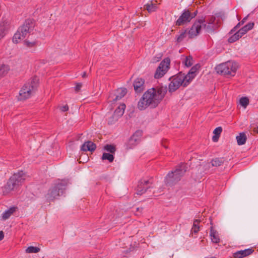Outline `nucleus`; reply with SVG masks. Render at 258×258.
I'll use <instances>...</instances> for the list:
<instances>
[{"label":"nucleus","instance_id":"nucleus-1","mask_svg":"<svg viewBox=\"0 0 258 258\" xmlns=\"http://www.w3.org/2000/svg\"><path fill=\"white\" fill-rule=\"evenodd\" d=\"M161 101L157 97L156 89L152 88L146 91L138 102V108L140 110L145 109L147 107H156Z\"/></svg>","mask_w":258,"mask_h":258},{"label":"nucleus","instance_id":"nucleus-2","mask_svg":"<svg viewBox=\"0 0 258 258\" xmlns=\"http://www.w3.org/2000/svg\"><path fill=\"white\" fill-rule=\"evenodd\" d=\"M187 169L186 164L178 165L174 170L169 172L165 177L164 182L166 185L172 186L180 180Z\"/></svg>","mask_w":258,"mask_h":258},{"label":"nucleus","instance_id":"nucleus-3","mask_svg":"<svg viewBox=\"0 0 258 258\" xmlns=\"http://www.w3.org/2000/svg\"><path fill=\"white\" fill-rule=\"evenodd\" d=\"M25 174L23 171L14 173L10 177L6 184L2 187L4 195H6L11 191L17 189L25 180Z\"/></svg>","mask_w":258,"mask_h":258},{"label":"nucleus","instance_id":"nucleus-4","mask_svg":"<svg viewBox=\"0 0 258 258\" xmlns=\"http://www.w3.org/2000/svg\"><path fill=\"white\" fill-rule=\"evenodd\" d=\"M205 21V18L202 17L195 22L188 32V34L190 38L196 37L200 34L202 26L206 31L209 33L214 32L217 29V26L216 24L209 23H208V24H204Z\"/></svg>","mask_w":258,"mask_h":258},{"label":"nucleus","instance_id":"nucleus-5","mask_svg":"<svg viewBox=\"0 0 258 258\" xmlns=\"http://www.w3.org/2000/svg\"><path fill=\"white\" fill-rule=\"evenodd\" d=\"M67 186V182L65 180H61L54 183L45 195L46 199L48 202L53 201L57 199L58 197L62 196Z\"/></svg>","mask_w":258,"mask_h":258},{"label":"nucleus","instance_id":"nucleus-6","mask_svg":"<svg viewBox=\"0 0 258 258\" xmlns=\"http://www.w3.org/2000/svg\"><path fill=\"white\" fill-rule=\"evenodd\" d=\"M34 23L31 19L25 21L22 26L19 28L17 32L14 34L13 41L18 43L20 40L24 39L27 34L31 33L34 28Z\"/></svg>","mask_w":258,"mask_h":258},{"label":"nucleus","instance_id":"nucleus-7","mask_svg":"<svg viewBox=\"0 0 258 258\" xmlns=\"http://www.w3.org/2000/svg\"><path fill=\"white\" fill-rule=\"evenodd\" d=\"M169 80L171 82L168 86V90L171 93L177 90L180 86L186 87L190 83L185 76V74L182 72L170 77Z\"/></svg>","mask_w":258,"mask_h":258},{"label":"nucleus","instance_id":"nucleus-8","mask_svg":"<svg viewBox=\"0 0 258 258\" xmlns=\"http://www.w3.org/2000/svg\"><path fill=\"white\" fill-rule=\"evenodd\" d=\"M38 78L35 77L31 79L30 83L25 84L20 91L18 100H23L29 98L37 89L38 86Z\"/></svg>","mask_w":258,"mask_h":258},{"label":"nucleus","instance_id":"nucleus-9","mask_svg":"<svg viewBox=\"0 0 258 258\" xmlns=\"http://www.w3.org/2000/svg\"><path fill=\"white\" fill-rule=\"evenodd\" d=\"M237 68L238 64L236 62L228 61L217 66L216 70L218 74L234 76Z\"/></svg>","mask_w":258,"mask_h":258},{"label":"nucleus","instance_id":"nucleus-10","mask_svg":"<svg viewBox=\"0 0 258 258\" xmlns=\"http://www.w3.org/2000/svg\"><path fill=\"white\" fill-rule=\"evenodd\" d=\"M170 61V59L167 58L160 62L155 73V78H160L166 73L169 68Z\"/></svg>","mask_w":258,"mask_h":258},{"label":"nucleus","instance_id":"nucleus-11","mask_svg":"<svg viewBox=\"0 0 258 258\" xmlns=\"http://www.w3.org/2000/svg\"><path fill=\"white\" fill-rule=\"evenodd\" d=\"M127 93V89L125 88H121L116 89L114 92L110 93L108 97L109 101L115 102L121 99Z\"/></svg>","mask_w":258,"mask_h":258},{"label":"nucleus","instance_id":"nucleus-12","mask_svg":"<svg viewBox=\"0 0 258 258\" xmlns=\"http://www.w3.org/2000/svg\"><path fill=\"white\" fill-rule=\"evenodd\" d=\"M152 183L149 180L141 179L137 186V194L142 195L145 193L149 188H152Z\"/></svg>","mask_w":258,"mask_h":258},{"label":"nucleus","instance_id":"nucleus-13","mask_svg":"<svg viewBox=\"0 0 258 258\" xmlns=\"http://www.w3.org/2000/svg\"><path fill=\"white\" fill-rule=\"evenodd\" d=\"M190 21V11L188 10H184L181 16L176 21L175 24L177 26H181L189 22Z\"/></svg>","mask_w":258,"mask_h":258},{"label":"nucleus","instance_id":"nucleus-14","mask_svg":"<svg viewBox=\"0 0 258 258\" xmlns=\"http://www.w3.org/2000/svg\"><path fill=\"white\" fill-rule=\"evenodd\" d=\"M142 130H136V132L130 137L127 143L126 144V149H132L134 146L137 145L138 143L137 142V139H134L136 136H142Z\"/></svg>","mask_w":258,"mask_h":258},{"label":"nucleus","instance_id":"nucleus-15","mask_svg":"<svg viewBox=\"0 0 258 258\" xmlns=\"http://www.w3.org/2000/svg\"><path fill=\"white\" fill-rule=\"evenodd\" d=\"M145 80L141 78H137L134 82V88L137 93H141L144 90Z\"/></svg>","mask_w":258,"mask_h":258},{"label":"nucleus","instance_id":"nucleus-16","mask_svg":"<svg viewBox=\"0 0 258 258\" xmlns=\"http://www.w3.org/2000/svg\"><path fill=\"white\" fill-rule=\"evenodd\" d=\"M200 68L201 65L199 63H197L190 69L186 75H185L189 82L195 77L196 76L197 72L200 69Z\"/></svg>","mask_w":258,"mask_h":258},{"label":"nucleus","instance_id":"nucleus-17","mask_svg":"<svg viewBox=\"0 0 258 258\" xmlns=\"http://www.w3.org/2000/svg\"><path fill=\"white\" fill-rule=\"evenodd\" d=\"M253 251L254 250L252 248L237 251L233 253V257L234 258H243L251 254Z\"/></svg>","mask_w":258,"mask_h":258},{"label":"nucleus","instance_id":"nucleus-18","mask_svg":"<svg viewBox=\"0 0 258 258\" xmlns=\"http://www.w3.org/2000/svg\"><path fill=\"white\" fill-rule=\"evenodd\" d=\"M126 106L125 104H121L114 111L112 117L115 120H118L124 113Z\"/></svg>","mask_w":258,"mask_h":258},{"label":"nucleus","instance_id":"nucleus-19","mask_svg":"<svg viewBox=\"0 0 258 258\" xmlns=\"http://www.w3.org/2000/svg\"><path fill=\"white\" fill-rule=\"evenodd\" d=\"M96 145L91 141L85 142L81 146V150L83 151L93 152L95 150Z\"/></svg>","mask_w":258,"mask_h":258},{"label":"nucleus","instance_id":"nucleus-20","mask_svg":"<svg viewBox=\"0 0 258 258\" xmlns=\"http://www.w3.org/2000/svg\"><path fill=\"white\" fill-rule=\"evenodd\" d=\"M247 132H241L236 137L237 145L239 146L244 145L247 141Z\"/></svg>","mask_w":258,"mask_h":258},{"label":"nucleus","instance_id":"nucleus-21","mask_svg":"<svg viewBox=\"0 0 258 258\" xmlns=\"http://www.w3.org/2000/svg\"><path fill=\"white\" fill-rule=\"evenodd\" d=\"M18 208L17 207H12L5 211L2 214V217L3 220H6L9 219L10 216L17 211Z\"/></svg>","mask_w":258,"mask_h":258},{"label":"nucleus","instance_id":"nucleus-22","mask_svg":"<svg viewBox=\"0 0 258 258\" xmlns=\"http://www.w3.org/2000/svg\"><path fill=\"white\" fill-rule=\"evenodd\" d=\"M210 236L212 241L215 243H218L220 242V238L216 230L213 227H211L210 229Z\"/></svg>","mask_w":258,"mask_h":258},{"label":"nucleus","instance_id":"nucleus-23","mask_svg":"<svg viewBox=\"0 0 258 258\" xmlns=\"http://www.w3.org/2000/svg\"><path fill=\"white\" fill-rule=\"evenodd\" d=\"M167 92L166 87H160L158 88L157 90L156 89V94L157 95V97L159 99L160 101L163 99L165 95Z\"/></svg>","mask_w":258,"mask_h":258},{"label":"nucleus","instance_id":"nucleus-24","mask_svg":"<svg viewBox=\"0 0 258 258\" xmlns=\"http://www.w3.org/2000/svg\"><path fill=\"white\" fill-rule=\"evenodd\" d=\"M144 8L146 9L149 13H152L155 12L157 8L156 4L153 3L152 1H151L150 3H148L145 5Z\"/></svg>","mask_w":258,"mask_h":258},{"label":"nucleus","instance_id":"nucleus-25","mask_svg":"<svg viewBox=\"0 0 258 258\" xmlns=\"http://www.w3.org/2000/svg\"><path fill=\"white\" fill-rule=\"evenodd\" d=\"M225 161L224 158H215L211 161L212 166L219 167L222 165Z\"/></svg>","mask_w":258,"mask_h":258},{"label":"nucleus","instance_id":"nucleus-26","mask_svg":"<svg viewBox=\"0 0 258 258\" xmlns=\"http://www.w3.org/2000/svg\"><path fill=\"white\" fill-rule=\"evenodd\" d=\"M201 221L200 220L196 219L194 221L192 227L191 229V232L197 234L200 230V226L199 225Z\"/></svg>","mask_w":258,"mask_h":258},{"label":"nucleus","instance_id":"nucleus-27","mask_svg":"<svg viewBox=\"0 0 258 258\" xmlns=\"http://www.w3.org/2000/svg\"><path fill=\"white\" fill-rule=\"evenodd\" d=\"M10 68L8 65L2 64L0 66V78L5 76L9 71Z\"/></svg>","mask_w":258,"mask_h":258},{"label":"nucleus","instance_id":"nucleus-28","mask_svg":"<svg viewBox=\"0 0 258 258\" xmlns=\"http://www.w3.org/2000/svg\"><path fill=\"white\" fill-rule=\"evenodd\" d=\"M114 158V157L112 154L107 153H104L101 158L102 160H107L109 162H112Z\"/></svg>","mask_w":258,"mask_h":258},{"label":"nucleus","instance_id":"nucleus-29","mask_svg":"<svg viewBox=\"0 0 258 258\" xmlns=\"http://www.w3.org/2000/svg\"><path fill=\"white\" fill-rule=\"evenodd\" d=\"M104 150L111 154H114L116 151V147L113 145L107 144L104 146Z\"/></svg>","mask_w":258,"mask_h":258},{"label":"nucleus","instance_id":"nucleus-30","mask_svg":"<svg viewBox=\"0 0 258 258\" xmlns=\"http://www.w3.org/2000/svg\"><path fill=\"white\" fill-rule=\"evenodd\" d=\"M241 37L237 32L234 33L231 37L228 38V41L229 43H233L238 40Z\"/></svg>","mask_w":258,"mask_h":258},{"label":"nucleus","instance_id":"nucleus-31","mask_svg":"<svg viewBox=\"0 0 258 258\" xmlns=\"http://www.w3.org/2000/svg\"><path fill=\"white\" fill-rule=\"evenodd\" d=\"M222 130H214V136L212 137V141L214 142H217L220 136Z\"/></svg>","mask_w":258,"mask_h":258},{"label":"nucleus","instance_id":"nucleus-32","mask_svg":"<svg viewBox=\"0 0 258 258\" xmlns=\"http://www.w3.org/2000/svg\"><path fill=\"white\" fill-rule=\"evenodd\" d=\"M40 250V249L36 246H30L27 247L26 249V252L27 253H37Z\"/></svg>","mask_w":258,"mask_h":258},{"label":"nucleus","instance_id":"nucleus-33","mask_svg":"<svg viewBox=\"0 0 258 258\" xmlns=\"http://www.w3.org/2000/svg\"><path fill=\"white\" fill-rule=\"evenodd\" d=\"M192 61H193V59H192V56L190 55H189V56H186L183 62L184 63V64L185 66L189 67H190L192 64V63H193Z\"/></svg>","mask_w":258,"mask_h":258},{"label":"nucleus","instance_id":"nucleus-34","mask_svg":"<svg viewBox=\"0 0 258 258\" xmlns=\"http://www.w3.org/2000/svg\"><path fill=\"white\" fill-rule=\"evenodd\" d=\"M239 102L242 106H243L244 108H246V107L249 104V99L247 97H242L240 98Z\"/></svg>","mask_w":258,"mask_h":258},{"label":"nucleus","instance_id":"nucleus-35","mask_svg":"<svg viewBox=\"0 0 258 258\" xmlns=\"http://www.w3.org/2000/svg\"><path fill=\"white\" fill-rule=\"evenodd\" d=\"M6 27L4 23L0 24V40L6 35Z\"/></svg>","mask_w":258,"mask_h":258},{"label":"nucleus","instance_id":"nucleus-36","mask_svg":"<svg viewBox=\"0 0 258 258\" xmlns=\"http://www.w3.org/2000/svg\"><path fill=\"white\" fill-rule=\"evenodd\" d=\"M186 36V30L182 31L179 36L177 37L176 42L177 43L181 42Z\"/></svg>","mask_w":258,"mask_h":258},{"label":"nucleus","instance_id":"nucleus-37","mask_svg":"<svg viewBox=\"0 0 258 258\" xmlns=\"http://www.w3.org/2000/svg\"><path fill=\"white\" fill-rule=\"evenodd\" d=\"M24 44H25V45L27 47H29V48H32V47H36V45H37V42L35 41H32V42H30V41L26 40L24 41Z\"/></svg>","mask_w":258,"mask_h":258},{"label":"nucleus","instance_id":"nucleus-38","mask_svg":"<svg viewBox=\"0 0 258 258\" xmlns=\"http://www.w3.org/2000/svg\"><path fill=\"white\" fill-rule=\"evenodd\" d=\"M143 207H138L136 209V211L135 212V214L137 216H140L143 210Z\"/></svg>","mask_w":258,"mask_h":258},{"label":"nucleus","instance_id":"nucleus-39","mask_svg":"<svg viewBox=\"0 0 258 258\" xmlns=\"http://www.w3.org/2000/svg\"><path fill=\"white\" fill-rule=\"evenodd\" d=\"M241 24L239 22L231 31H230L229 33L230 34H233L235 32H236L237 29L240 27Z\"/></svg>","mask_w":258,"mask_h":258},{"label":"nucleus","instance_id":"nucleus-40","mask_svg":"<svg viewBox=\"0 0 258 258\" xmlns=\"http://www.w3.org/2000/svg\"><path fill=\"white\" fill-rule=\"evenodd\" d=\"M215 20L216 18L214 16H212L207 20V23L215 24Z\"/></svg>","mask_w":258,"mask_h":258},{"label":"nucleus","instance_id":"nucleus-41","mask_svg":"<svg viewBox=\"0 0 258 258\" xmlns=\"http://www.w3.org/2000/svg\"><path fill=\"white\" fill-rule=\"evenodd\" d=\"M82 86V83H77V84H76V86L75 87V90L77 92H78L80 90Z\"/></svg>","mask_w":258,"mask_h":258},{"label":"nucleus","instance_id":"nucleus-42","mask_svg":"<svg viewBox=\"0 0 258 258\" xmlns=\"http://www.w3.org/2000/svg\"><path fill=\"white\" fill-rule=\"evenodd\" d=\"M117 120H115L114 118L112 117V115L111 116H110L108 120V124H112L114 123L115 121H116Z\"/></svg>","mask_w":258,"mask_h":258},{"label":"nucleus","instance_id":"nucleus-43","mask_svg":"<svg viewBox=\"0 0 258 258\" xmlns=\"http://www.w3.org/2000/svg\"><path fill=\"white\" fill-rule=\"evenodd\" d=\"M238 33L240 35L241 37H242L243 35H244L247 32L244 30L243 28H241L239 30L237 31Z\"/></svg>","mask_w":258,"mask_h":258},{"label":"nucleus","instance_id":"nucleus-44","mask_svg":"<svg viewBox=\"0 0 258 258\" xmlns=\"http://www.w3.org/2000/svg\"><path fill=\"white\" fill-rule=\"evenodd\" d=\"M60 109L62 112H65L68 110L69 109V106L67 105H66L64 106H61L60 108Z\"/></svg>","mask_w":258,"mask_h":258},{"label":"nucleus","instance_id":"nucleus-45","mask_svg":"<svg viewBox=\"0 0 258 258\" xmlns=\"http://www.w3.org/2000/svg\"><path fill=\"white\" fill-rule=\"evenodd\" d=\"M246 27H247V29L250 30L252 29L254 26V23H248L246 25Z\"/></svg>","mask_w":258,"mask_h":258},{"label":"nucleus","instance_id":"nucleus-46","mask_svg":"<svg viewBox=\"0 0 258 258\" xmlns=\"http://www.w3.org/2000/svg\"><path fill=\"white\" fill-rule=\"evenodd\" d=\"M197 13H198L197 11H196V12H195L193 13H191V12H190V17H191V20L196 16V15H197Z\"/></svg>","mask_w":258,"mask_h":258},{"label":"nucleus","instance_id":"nucleus-47","mask_svg":"<svg viewBox=\"0 0 258 258\" xmlns=\"http://www.w3.org/2000/svg\"><path fill=\"white\" fill-rule=\"evenodd\" d=\"M4 238V233L3 231H0V241L3 239Z\"/></svg>","mask_w":258,"mask_h":258},{"label":"nucleus","instance_id":"nucleus-48","mask_svg":"<svg viewBox=\"0 0 258 258\" xmlns=\"http://www.w3.org/2000/svg\"><path fill=\"white\" fill-rule=\"evenodd\" d=\"M142 136H136L135 137L134 139H137V142L139 143L140 141L141 138Z\"/></svg>","mask_w":258,"mask_h":258},{"label":"nucleus","instance_id":"nucleus-49","mask_svg":"<svg viewBox=\"0 0 258 258\" xmlns=\"http://www.w3.org/2000/svg\"><path fill=\"white\" fill-rule=\"evenodd\" d=\"M246 20H247V17L244 18L242 19V20L241 22H240V23L241 24V25H243L244 23V22L246 21Z\"/></svg>","mask_w":258,"mask_h":258},{"label":"nucleus","instance_id":"nucleus-50","mask_svg":"<svg viewBox=\"0 0 258 258\" xmlns=\"http://www.w3.org/2000/svg\"><path fill=\"white\" fill-rule=\"evenodd\" d=\"M242 28H243L244 30H245V31L247 32L249 30L247 29V27H246V25H245L244 26H243Z\"/></svg>","mask_w":258,"mask_h":258},{"label":"nucleus","instance_id":"nucleus-51","mask_svg":"<svg viewBox=\"0 0 258 258\" xmlns=\"http://www.w3.org/2000/svg\"><path fill=\"white\" fill-rule=\"evenodd\" d=\"M82 77L83 78H85L86 76H87V74L86 72H84L83 74H82Z\"/></svg>","mask_w":258,"mask_h":258},{"label":"nucleus","instance_id":"nucleus-52","mask_svg":"<svg viewBox=\"0 0 258 258\" xmlns=\"http://www.w3.org/2000/svg\"><path fill=\"white\" fill-rule=\"evenodd\" d=\"M253 134H258V130H253Z\"/></svg>","mask_w":258,"mask_h":258},{"label":"nucleus","instance_id":"nucleus-53","mask_svg":"<svg viewBox=\"0 0 258 258\" xmlns=\"http://www.w3.org/2000/svg\"><path fill=\"white\" fill-rule=\"evenodd\" d=\"M251 127H252L253 129H258V125H257L256 127H254L251 125Z\"/></svg>","mask_w":258,"mask_h":258},{"label":"nucleus","instance_id":"nucleus-54","mask_svg":"<svg viewBox=\"0 0 258 258\" xmlns=\"http://www.w3.org/2000/svg\"><path fill=\"white\" fill-rule=\"evenodd\" d=\"M162 146H163L164 148H167V146L165 144H164L163 143H162Z\"/></svg>","mask_w":258,"mask_h":258},{"label":"nucleus","instance_id":"nucleus-55","mask_svg":"<svg viewBox=\"0 0 258 258\" xmlns=\"http://www.w3.org/2000/svg\"><path fill=\"white\" fill-rule=\"evenodd\" d=\"M162 146H163L164 148H167V146L165 144H164L163 143H162Z\"/></svg>","mask_w":258,"mask_h":258},{"label":"nucleus","instance_id":"nucleus-56","mask_svg":"<svg viewBox=\"0 0 258 258\" xmlns=\"http://www.w3.org/2000/svg\"><path fill=\"white\" fill-rule=\"evenodd\" d=\"M215 129H222V127L218 126V127H216Z\"/></svg>","mask_w":258,"mask_h":258}]
</instances>
